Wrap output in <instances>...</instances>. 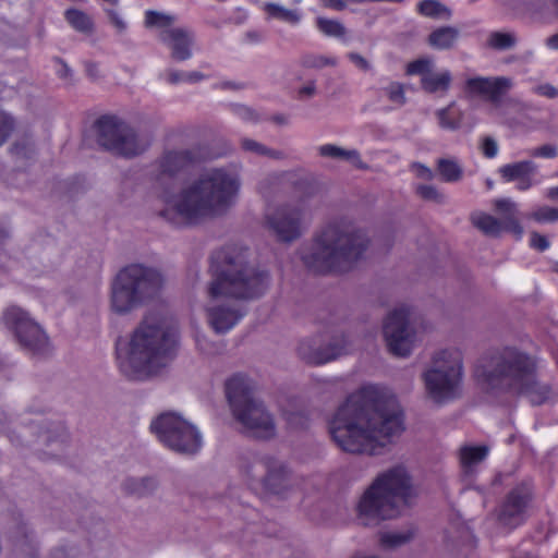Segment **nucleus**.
<instances>
[{"label":"nucleus","mask_w":558,"mask_h":558,"mask_svg":"<svg viewBox=\"0 0 558 558\" xmlns=\"http://www.w3.org/2000/svg\"><path fill=\"white\" fill-rule=\"evenodd\" d=\"M395 396L367 385L350 395L329 421V433L343 451L376 454L403 430Z\"/></svg>","instance_id":"obj_1"},{"label":"nucleus","mask_w":558,"mask_h":558,"mask_svg":"<svg viewBox=\"0 0 558 558\" xmlns=\"http://www.w3.org/2000/svg\"><path fill=\"white\" fill-rule=\"evenodd\" d=\"M211 280L207 292L206 305L208 325L216 333H227L246 315V311L221 298L236 301H252L263 296L270 286L268 270L251 264L248 251L238 246H228L215 252L209 266Z\"/></svg>","instance_id":"obj_2"},{"label":"nucleus","mask_w":558,"mask_h":558,"mask_svg":"<svg viewBox=\"0 0 558 558\" xmlns=\"http://www.w3.org/2000/svg\"><path fill=\"white\" fill-rule=\"evenodd\" d=\"M242 186L240 173L232 168L203 170L173 194H161L159 217L175 228L189 227L225 215L238 202Z\"/></svg>","instance_id":"obj_3"},{"label":"nucleus","mask_w":558,"mask_h":558,"mask_svg":"<svg viewBox=\"0 0 558 558\" xmlns=\"http://www.w3.org/2000/svg\"><path fill=\"white\" fill-rule=\"evenodd\" d=\"M178 345L173 322L159 313H148L131 333L126 351L118 348L120 371L135 380L156 375L175 356Z\"/></svg>","instance_id":"obj_4"},{"label":"nucleus","mask_w":558,"mask_h":558,"mask_svg":"<svg viewBox=\"0 0 558 558\" xmlns=\"http://www.w3.org/2000/svg\"><path fill=\"white\" fill-rule=\"evenodd\" d=\"M537 361L527 353L506 347L483 360L476 376L490 389L524 396L534 405L550 397L548 385L536 380Z\"/></svg>","instance_id":"obj_5"},{"label":"nucleus","mask_w":558,"mask_h":558,"mask_svg":"<svg viewBox=\"0 0 558 558\" xmlns=\"http://www.w3.org/2000/svg\"><path fill=\"white\" fill-rule=\"evenodd\" d=\"M368 239L348 219L327 225L311 246L301 250L304 265L317 274L344 272L360 260L367 250Z\"/></svg>","instance_id":"obj_6"},{"label":"nucleus","mask_w":558,"mask_h":558,"mask_svg":"<svg viewBox=\"0 0 558 558\" xmlns=\"http://www.w3.org/2000/svg\"><path fill=\"white\" fill-rule=\"evenodd\" d=\"M414 493L411 478L403 466H395L380 474L363 494L359 505V519L364 525L393 519L409 507Z\"/></svg>","instance_id":"obj_7"},{"label":"nucleus","mask_w":558,"mask_h":558,"mask_svg":"<svg viewBox=\"0 0 558 558\" xmlns=\"http://www.w3.org/2000/svg\"><path fill=\"white\" fill-rule=\"evenodd\" d=\"M163 286L159 270L142 264H131L114 276L110 284V310L126 315L154 300Z\"/></svg>","instance_id":"obj_8"},{"label":"nucleus","mask_w":558,"mask_h":558,"mask_svg":"<svg viewBox=\"0 0 558 558\" xmlns=\"http://www.w3.org/2000/svg\"><path fill=\"white\" fill-rule=\"evenodd\" d=\"M226 395L235 420L246 433L256 438L275 436L276 426L262 402L253 397L252 387L243 375H234L226 383Z\"/></svg>","instance_id":"obj_9"},{"label":"nucleus","mask_w":558,"mask_h":558,"mask_svg":"<svg viewBox=\"0 0 558 558\" xmlns=\"http://www.w3.org/2000/svg\"><path fill=\"white\" fill-rule=\"evenodd\" d=\"M427 395L437 403L454 398L462 379V359L457 350H444L434 357V365L424 373Z\"/></svg>","instance_id":"obj_10"},{"label":"nucleus","mask_w":558,"mask_h":558,"mask_svg":"<svg viewBox=\"0 0 558 558\" xmlns=\"http://www.w3.org/2000/svg\"><path fill=\"white\" fill-rule=\"evenodd\" d=\"M95 129L99 146L118 156L135 157L150 145V140L140 136L133 128L113 116L100 117Z\"/></svg>","instance_id":"obj_11"},{"label":"nucleus","mask_w":558,"mask_h":558,"mask_svg":"<svg viewBox=\"0 0 558 558\" xmlns=\"http://www.w3.org/2000/svg\"><path fill=\"white\" fill-rule=\"evenodd\" d=\"M150 429L160 442L173 451L195 453L202 447L197 428L178 413H161L150 423Z\"/></svg>","instance_id":"obj_12"},{"label":"nucleus","mask_w":558,"mask_h":558,"mask_svg":"<svg viewBox=\"0 0 558 558\" xmlns=\"http://www.w3.org/2000/svg\"><path fill=\"white\" fill-rule=\"evenodd\" d=\"M310 219L307 199H299L287 205L271 207L265 213V221L277 239L281 242H292L302 234L303 227Z\"/></svg>","instance_id":"obj_13"},{"label":"nucleus","mask_w":558,"mask_h":558,"mask_svg":"<svg viewBox=\"0 0 558 558\" xmlns=\"http://www.w3.org/2000/svg\"><path fill=\"white\" fill-rule=\"evenodd\" d=\"M3 324L15 333L21 345L34 355L49 352V340L41 327L27 312L17 306H9L2 315Z\"/></svg>","instance_id":"obj_14"},{"label":"nucleus","mask_w":558,"mask_h":558,"mask_svg":"<svg viewBox=\"0 0 558 558\" xmlns=\"http://www.w3.org/2000/svg\"><path fill=\"white\" fill-rule=\"evenodd\" d=\"M250 486L259 484L269 494L284 496L290 485V474L286 466L274 458L255 460L243 469Z\"/></svg>","instance_id":"obj_15"},{"label":"nucleus","mask_w":558,"mask_h":558,"mask_svg":"<svg viewBox=\"0 0 558 558\" xmlns=\"http://www.w3.org/2000/svg\"><path fill=\"white\" fill-rule=\"evenodd\" d=\"M410 308L401 306L393 310L384 323L387 347L396 356L405 357L413 349L415 335L410 326Z\"/></svg>","instance_id":"obj_16"},{"label":"nucleus","mask_w":558,"mask_h":558,"mask_svg":"<svg viewBox=\"0 0 558 558\" xmlns=\"http://www.w3.org/2000/svg\"><path fill=\"white\" fill-rule=\"evenodd\" d=\"M320 339L304 340L299 344L298 352L302 360L314 365L328 363L343 354L351 348V342L342 333H332L325 345L319 344Z\"/></svg>","instance_id":"obj_17"},{"label":"nucleus","mask_w":558,"mask_h":558,"mask_svg":"<svg viewBox=\"0 0 558 558\" xmlns=\"http://www.w3.org/2000/svg\"><path fill=\"white\" fill-rule=\"evenodd\" d=\"M205 158L201 147L167 150L156 162V181L173 178Z\"/></svg>","instance_id":"obj_18"},{"label":"nucleus","mask_w":558,"mask_h":558,"mask_svg":"<svg viewBox=\"0 0 558 558\" xmlns=\"http://www.w3.org/2000/svg\"><path fill=\"white\" fill-rule=\"evenodd\" d=\"M512 86V80L506 76H473L465 81L464 92L498 105Z\"/></svg>","instance_id":"obj_19"},{"label":"nucleus","mask_w":558,"mask_h":558,"mask_svg":"<svg viewBox=\"0 0 558 558\" xmlns=\"http://www.w3.org/2000/svg\"><path fill=\"white\" fill-rule=\"evenodd\" d=\"M532 499V490L527 485L514 487L502 502L498 520L511 529L519 526L525 520L529 502Z\"/></svg>","instance_id":"obj_20"},{"label":"nucleus","mask_w":558,"mask_h":558,"mask_svg":"<svg viewBox=\"0 0 558 558\" xmlns=\"http://www.w3.org/2000/svg\"><path fill=\"white\" fill-rule=\"evenodd\" d=\"M498 173L504 182H515L519 192H526L541 183L537 178L538 166L530 159L502 165L498 168Z\"/></svg>","instance_id":"obj_21"},{"label":"nucleus","mask_w":558,"mask_h":558,"mask_svg":"<svg viewBox=\"0 0 558 558\" xmlns=\"http://www.w3.org/2000/svg\"><path fill=\"white\" fill-rule=\"evenodd\" d=\"M159 39L170 49L172 59L185 61L192 58L194 33L187 28L173 27L161 31Z\"/></svg>","instance_id":"obj_22"},{"label":"nucleus","mask_w":558,"mask_h":558,"mask_svg":"<svg viewBox=\"0 0 558 558\" xmlns=\"http://www.w3.org/2000/svg\"><path fill=\"white\" fill-rule=\"evenodd\" d=\"M495 208L498 213L504 215L505 231L511 232L515 235L517 240H521L523 235V227L517 218L518 204L511 198H498L494 203Z\"/></svg>","instance_id":"obj_23"},{"label":"nucleus","mask_w":558,"mask_h":558,"mask_svg":"<svg viewBox=\"0 0 558 558\" xmlns=\"http://www.w3.org/2000/svg\"><path fill=\"white\" fill-rule=\"evenodd\" d=\"M452 75L449 70H444L438 73L430 72L421 78V87L428 94H446L451 85Z\"/></svg>","instance_id":"obj_24"},{"label":"nucleus","mask_w":558,"mask_h":558,"mask_svg":"<svg viewBox=\"0 0 558 558\" xmlns=\"http://www.w3.org/2000/svg\"><path fill=\"white\" fill-rule=\"evenodd\" d=\"M263 11L267 14L268 20H278L291 25H296L302 19V13L296 9H288L276 2H265Z\"/></svg>","instance_id":"obj_25"},{"label":"nucleus","mask_w":558,"mask_h":558,"mask_svg":"<svg viewBox=\"0 0 558 558\" xmlns=\"http://www.w3.org/2000/svg\"><path fill=\"white\" fill-rule=\"evenodd\" d=\"M439 126L445 130H459L463 123L464 113L454 101L450 102L446 108L436 111Z\"/></svg>","instance_id":"obj_26"},{"label":"nucleus","mask_w":558,"mask_h":558,"mask_svg":"<svg viewBox=\"0 0 558 558\" xmlns=\"http://www.w3.org/2000/svg\"><path fill=\"white\" fill-rule=\"evenodd\" d=\"M459 38V31L452 26H442L433 31L428 36V44L437 50L450 49Z\"/></svg>","instance_id":"obj_27"},{"label":"nucleus","mask_w":558,"mask_h":558,"mask_svg":"<svg viewBox=\"0 0 558 558\" xmlns=\"http://www.w3.org/2000/svg\"><path fill=\"white\" fill-rule=\"evenodd\" d=\"M319 155L335 159L350 160L356 168L366 169V165L362 161L356 149H343L333 144H325L318 147Z\"/></svg>","instance_id":"obj_28"},{"label":"nucleus","mask_w":558,"mask_h":558,"mask_svg":"<svg viewBox=\"0 0 558 558\" xmlns=\"http://www.w3.org/2000/svg\"><path fill=\"white\" fill-rule=\"evenodd\" d=\"M472 223L486 235L499 236L505 231L504 222L492 215L476 213L471 217Z\"/></svg>","instance_id":"obj_29"},{"label":"nucleus","mask_w":558,"mask_h":558,"mask_svg":"<svg viewBox=\"0 0 558 558\" xmlns=\"http://www.w3.org/2000/svg\"><path fill=\"white\" fill-rule=\"evenodd\" d=\"M488 454L486 446H464L460 449V462L465 472L482 462Z\"/></svg>","instance_id":"obj_30"},{"label":"nucleus","mask_w":558,"mask_h":558,"mask_svg":"<svg viewBox=\"0 0 558 558\" xmlns=\"http://www.w3.org/2000/svg\"><path fill=\"white\" fill-rule=\"evenodd\" d=\"M437 169L445 182H458L463 177L462 166L453 158H440L437 161Z\"/></svg>","instance_id":"obj_31"},{"label":"nucleus","mask_w":558,"mask_h":558,"mask_svg":"<svg viewBox=\"0 0 558 558\" xmlns=\"http://www.w3.org/2000/svg\"><path fill=\"white\" fill-rule=\"evenodd\" d=\"M421 15L435 20H449L451 11L438 0H424L417 4Z\"/></svg>","instance_id":"obj_32"},{"label":"nucleus","mask_w":558,"mask_h":558,"mask_svg":"<svg viewBox=\"0 0 558 558\" xmlns=\"http://www.w3.org/2000/svg\"><path fill=\"white\" fill-rule=\"evenodd\" d=\"M66 22L77 32L90 34L94 29L93 20L85 12L77 9H69L64 13Z\"/></svg>","instance_id":"obj_33"},{"label":"nucleus","mask_w":558,"mask_h":558,"mask_svg":"<svg viewBox=\"0 0 558 558\" xmlns=\"http://www.w3.org/2000/svg\"><path fill=\"white\" fill-rule=\"evenodd\" d=\"M123 487L128 494L143 497L153 493L157 487V483L151 477L129 478L125 481Z\"/></svg>","instance_id":"obj_34"},{"label":"nucleus","mask_w":558,"mask_h":558,"mask_svg":"<svg viewBox=\"0 0 558 558\" xmlns=\"http://www.w3.org/2000/svg\"><path fill=\"white\" fill-rule=\"evenodd\" d=\"M177 21V16L173 14L159 12L155 10H147L145 12L144 24L146 27H157L162 31L171 28L170 26Z\"/></svg>","instance_id":"obj_35"},{"label":"nucleus","mask_w":558,"mask_h":558,"mask_svg":"<svg viewBox=\"0 0 558 558\" xmlns=\"http://www.w3.org/2000/svg\"><path fill=\"white\" fill-rule=\"evenodd\" d=\"M316 26L324 35L329 37L339 38L345 34L344 25L336 20L318 17L316 20Z\"/></svg>","instance_id":"obj_36"},{"label":"nucleus","mask_w":558,"mask_h":558,"mask_svg":"<svg viewBox=\"0 0 558 558\" xmlns=\"http://www.w3.org/2000/svg\"><path fill=\"white\" fill-rule=\"evenodd\" d=\"M241 147L245 151H248V153H252L255 155H260V156H268L270 158H276V159L280 158L282 155L280 151L270 149V148L266 147L265 145H263L254 140H251V138H242Z\"/></svg>","instance_id":"obj_37"},{"label":"nucleus","mask_w":558,"mask_h":558,"mask_svg":"<svg viewBox=\"0 0 558 558\" xmlns=\"http://www.w3.org/2000/svg\"><path fill=\"white\" fill-rule=\"evenodd\" d=\"M433 64L430 58H420L408 63L405 73L407 75H421L422 78L424 75H428L432 72Z\"/></svg>","instance_id":"obj_38"},{"label":"nucleus","mask_w":558,"mask_h":558,"mask_svg":"<svg viewBox=\"0 0 558 558\" xmlns=\"http://www.w3.org/2000/svg\"><path fill=\"white\" fill-rule=\"evenodd\" d=\"M16 128L15 119L8 112L0 110V147L8 141Z\"/></svg>","instance_id":"obj_39"},{"label":"nucleus","mask_w":558,"mask_h":558,"mask_svg":"<svg viewBox=\"0 0 558 558\" xmlns=\"http://www.w3.org/2000/svg\"><path fill=\"white\" fill-rule=\"evenodd\" d=\"M515 44V38L509 33L495 32L492 33L488 39V45L498 50H506Z\"/></svg>","instance_id":"obj_40"},{"label":"nucleus","mask_w":558,"mask_h":558,"mask_svg":"<svg viewBox=\"0 0 558 558\" xmlns=\"http://www.w3.org/2000/svg\"><path fill=\"white\" fill-rule=\"evenodd\" d=\"M411 537L412 533L410 532H390L383 534L380 542L385 547H397L409 542Z\"/></svg>","instance_id":"obj_41"},{"label":"nucleus","mask_w":558,"mask_h":558,"mask_svg":"<svg viewBox=\"0 0 558 558\" xmlns=\"http://www.w3.org/2000/svg\"><path fill=\"white\" fill-rule=\"evenodd\" d=\"M531 218L539 223L558 221V208L542 206L531 214Z\"/></svg>","instance_id":"obj_42"},{"label":"nucleus","mask_w":558,"mask_h":558,"mask_svg":"<svg viewBox=\"0 0 558 558\" xmlns=\"http://www.w3.org/2000/svg\"><path fill=\"white\" fill-rule=\"evenodd\" d=\"M385 92L390 101L400 106L405 104V94L402 84L392 82L385 88Z\"/></svg>","instance_id":"obj_43"},{"label":"nucleus","mask_w":558,"mask_h":558,"mask_svg":"<svg viewBox=\"0 0 558 558\" xmlns=\"http://www.w3.org/2000/svg\"><path fill=\"white\" fill-rule=\"evenodd\" d=\"M11 153L16 159H29L34 154V146L28 141L15 142Z\"/></svg>","instance_id":"obj_44"},{"label":"nucleus","mask_w":558,"mask_h":558,"mask_svg":"<svg viewBox=\"0 0 558 558\" xmlns=\"http://www.w3.org/2000/svg\"><path fill=\"white\" fill-rule=\"evenodd\" d=\"M529 155L534 158L553 159L557 157L558 149L554 144H545L529 150Z\"/></svg>","instance_id":"obj_45"},{"label":"nucleus","mask_w":558,"mask_h":558,"mask_svg":"<svg viewBox=\"0 0 558 558\" xmlns=\"http://www.w3.org/2000/svg\"><path fill=\"white\" fill-rule=\"evenodd\" d=\"M416 193L418 196H421L423 199L426 201H434L437 203H441L444 199V196L437 191V189L433 185L428 184H421L416 187Z\"/></svg>","instance_id":"obj_46"},{"label":"nucleus","mask_w":558,"mask_h":558,"mask_svg":"<svg viewBox=\"0 0 558 558\" xmlns=\"http://www.w3.org/2000/svg\"><path fill=\"white\" fill-rule=\"evenodd\" d=\"M304 63L306 66L320 69L327 65L335 66L338 60L327 56H311L305 59Z\"/></svg>","instance_id":"obj_47"},{"label":"nucleus","mask_w":558,"mask_h":558,"mask_svg":"<svg viewBox=\"0 0 558 558\" xmlns=\"http://www.w3.org/2000/svg\"><path fill=\"white\" fill-rule=\"evenodd\" d=\"M530 246L538 252H545L549 248L550 243L545 235L532 231L530 234Z\"/></svg>","instance_id":"obj_48"},{"label":"nucleus","mask_w":558,"mask_h":558,"mask_svg":"<svg viewBox=\"0 0 558 558\" xmlns=\"http://www.w3.org/2000/svg\"><path fill=\"white\" fill-rule=\"evenodd\" d=\"M481 149L486 158H495L498 154V144L495 138L485 136L481 144Z\"/></svg>","instance_id":"obj_49"},{"label":"nucleus","mask_w":558,"mask_h":558,"mask_svg":"<svg viewBox=\"0 0 558 558\" xmlns=\"http://www.w3.org/2000/svg\"><path fill=\"white\" fill-rule=\"evenodd\" d=\"M105 12L107 13L111 24L116 27V29L119 33H123L126 31L128 24L117 10L106 9Z\"/></svg>","instance_id":"obj_50"},{"label":"nucleus","mask_w":558,"mask_h":558,"mask_svg":"<svg viewBox=\"0 0 558 558\" xmlns=\"http://www.w3.org/2000/svg\"><path fill=\"white\" fill-rule=\"evenodd\" d=\"M233 112L236 117H239L240 119H242L243 121H256L257 120V116L256 113L254 112L253 109H251L250 107H246L244 105H236L233 107Z\"/></svg>","instance_id":"obj_51"},{"label":"nucleus","mask_w":558,"mask_h":558,"mask_svg":"<svg viewBox=\"0 0 558 558\" xmlns=\"http://www.w3.org/2000/svg\"><path fill=\"white\" fill-rule=\"evenodd\" d=\"M533 93L550 99L558 97V88L548 83L535 86Z\"/></svg>","instance_id":"obj_52"},{"label":"nucleus","mask_w":558,"mask_h":558,"mask_svg":"<svg viewBox=\"0 0 558 558\" xmlns=\"http://www.w3.org/2000/svg\"><path fill=\"white\" fill-rule=\"evenodd\" d=\"M286 418L291 427L298 428L305 426L306 417L303 413H287Z\"/></svg>","instance_id":"obj_53"},{"label":"nucleus","mask_w":558,"mask_h":558,"mask_svg":"<svg viewBox=\"0 0 558 558\" xmlns=\"http://www.w3.org/2000/svg\"><path fill=\"white\" fill-rule=\"evenodd\" d=\"M348 58L361 70L368 71L371 69L369 62L356 52H350Z\"/></svg>","instance_id":"obj_54"},{"label":"nucleus","mask_w":558,"mask_h":558,"mask_svg":"<svg viewBox=\"0 0 558 558\" xmlns=\"http://www.w3.org/2000/svg\"><path fill=\"white\" fill-rule=\"evenodd\" d=\"M412 169L415 170L416 175L424 180H432L433 179V172L432 170L426 167L425 165H422L420 162H415L412 165Z\"/></svg>","instance_id":"obj_55"},{"label":"nucleus","mask_w":558,"mask_h":558,"mask_svg":"<svg viewBox=\"0 0 558 558\" xmlns=\"http://www.w3.org/2000/svg\"><path fill=\"white\" fill-rule=\"evenodd\" d=\"M316 93V85L314 82L307 83L305 86L298 90V97L300 99L312 97Z\"/></svg>","instance_id":"obj_56"},{"label":"nucleus","mask_w":558,"mask_h":558,"mask_svg":"<svg viewBox=\"0 0 558 558\" xmlns=\"http://www.w3.org/2000/svg\"><path fill=\"white\" fill-rule=\"evenodd\" d=\"M184 78H185V72L171 70L168 73L167 82L170 84H179V83L184 82Z\"/></svg>","instance_id":"obj_57"},{"label":"nucleus","mask_w":558,"mask_h":558,"mask_svg":"<svg viewBox=\"0 0 558 558\" xmlns=\"http://www.w3.org/2000/svg\"><path fill=\"white\" fill-rule=\"evenodd\" d=\"M323 4L326 8L336 10V11H342L345 9L347 3L344 0H322Z\"/></svg>","instance_id":"obj_58"},{"label":"nucleus","mask_w":558,"mask_h":558,"mask_svg":"<svg viewBox=\"0 0 558 558\" xmlns=\"http://www.w3.org/2000/svg\"><path fill=\"white\" fill-rule=\"evenodd\" d=\"M205 78V75L198 71H192V72H185V78L184 82L187 83H197L199 81H203Z\"/></svg>","instance_id":"obj_59"},{"label":"nucleus","mask_w":558,"mask_h":558,"mask_svg":"<svg viewBox=\"0 0 558 558\" xmlns=\"http://www.w3.org/2000/svg\"><path fill=\"white\" fill-rule=\"evenodd\" d=\"M245 37H246L247 41L253 43V44L259 43L263 39L262 34L257 31L247 32Z\"/></svg>","instance_id":"obj_60"},{"label":"nucleus","mask_w":558,"mask_h":558,"mask_svg":"<svg viewBox=\"0 0 558 558\" xmlns=\"http://www.w3.org/2000/svg\"><path fill=\"white\" fill-rule=\"evenodd\" d=\"M546 45L550 49L558 50V33L548 37L546 40Z\"/></svg>","instance_id":"obj_61"},{"label":"nucleus","mask_w":558,"mask_h":558,"mask_svg":"<svg viewBox=\"0 0 558 558\" xmlns=\"http://www.w3.org/2000/svg\"><path fill=\"white\" fill-rule=\"evenodd\" d=\"M86 71H87V73H88V75H89L90 77H94V78H95V77L97 76V74H98L97 64H95V63H88V64L86 65Z\"/></svg>","instance_id":"obj_62"},{"label":"nucleus","mask_w":558,"mask_h":558,"mask_svg":"<svg viewBox=\"0 0 558 558\" xmlns=\"http://www.w3.org/2000/svg\"><path fill=\"white\" fill-rule=\"evenodd\" d=\"M546 196L550 199H558V185L547 189Z\"/></svg>","instance_id":"obj_63"},{"label":"nucleus","mask_w":558,"mask_h":558,"mask_svg":"<svg viewBox=\"0 0 558 558\" xmlns=\"http://www.w3.org/2000/svg\"><path fill=\"white\" fill-rule=\"evenodd\" d=\"M549 2L558 14V0H549Z\"/></svg>","instance_id":"obj_64"}]
</instances>
